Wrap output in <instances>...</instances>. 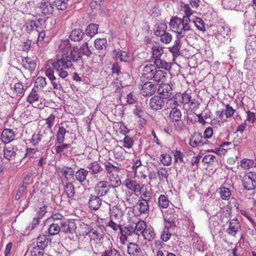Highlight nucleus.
Segmentation results:
<instances>
[{
	"label": "nucleus",
	"mask_w": 256,
	"mask_h": 256,
	"mask_svg": "<svg viewBox=\"0 0 256 256\" xmlns=\"http://www.w3.org/2000/svg\"><path fill=\"white\" fill-rule=\"evenodd\" d=\"M70 48V44L68 40H62L58 49L62 52V54L61 56H56L55 60H50L48 62L62 78H65L68 76V70L70 68H74L75 64L80 61L79 49L74 47L68 52Z\"/></svg>",
	"instance_id": "f257e3e1"
},
{
	"label": "nucleus",
	"mask_w": 256,
	"mask_h": 256,
	"mask_svg": "<svg viewBox=\"0 0 256 256\" xmlns=\"http://www.w3.org/2000/svg\"><path fill=\"white\" fill-rule=\"evenodd\" d=\"M142 75L146 80L162 84L166 81L168 73L162 70H158L154 64L148 63L144 66Z\"/></svg>",
	"instance_id": "f03ea898"
},
{
	"label": "nucleus",
	"mask_w": 256,
	"mask_h": 256,
	"mask_svg": "<svg viewBox=\"0 0 256 256\" xmlns=\"http://www.w3.org/2000/svg\"><path fill=\"white\" fill-rule=\"evenodd\" d=\"M169 25L172 30L176 33V38L181 39L186 36V32L192 30L190 24L184 19L174 16L170 19Z\"/></svg>",
	"instance_id": "7ed1b4c3"
},
{
	"label": "nucleus",
	"mask_w": 256,
	"mask_h": 256,
	"mask_svg": "<svg viewBox=\"0 0 256 256\" xmlns=\"http://www.w3.org/2000/svg\"><path fill=\"white\" fill-rule=\"evenodd\" d=\"M98 161L102 162L104 167V172H106L109 180L112 182V188H116L121 184V180L118 178V174L120 172L122 168L118 166H114L110 162H103L99 158Z\"/></svg>",
	"instance_id": "20e7f679"
},
{
	"label": "nucleus",
	"mask_w": 256,
	"mask_h": 256,
	"mask_svg": "<svg viewBox=\"0 0 256 256\" xmlns=\"http://www.w3.org/2000/svg\"><path fill=\"white\" fill-rule=\"evenodd\" d=\"M6 92L11 98H18L20 100L24 94L25 89L22 82H17L10 88H6Z\"/></svg>",
	"instance_id": "39448f33"
},
{
	"label": "nucleus",
	"mask_w": 256,
	"mask_h": 256,
	"mask_svg": "<svg viewBox=\"0 0 256 256\" xmlns=\"http://www.w3.org/2000/svg\"><path fill=\"white\" fill-rule=\"evenodd\" d=\"M244 188L248 190L256 188V174L249 172L246 173L242 180Z\"/></svg>",
	"instance_id": "423d86ee"
},
{
	"label": "nucleus",
	"mask_w": 256,
	"mask_h": 256,
	"mask_svg": "<svg viewBox=\"0 0 256 256\" xmlns=\"http://www.w3.org/2000/svg\"><path fill=\"white\" fill-rule=\"evenodd\" d=\"M126 210L124 204L122 203L118 204L110 208V218L122 220Z\"/></svg>",
	"instance_id": "0eeeda50"
},
{
	"label": "nucleus",
	"mask_w": 256,
	"mask_h": 256,
	"mask_svg": "<svg viewBox=\"0 0 256 256\" xmlns=\"http://www.w3.org/2000/svg\"><path fill=\"white\" fill-rule=\"evenodd\" d=\"M124 184L127 189L130 190L136 194L138 193L140 194L144 188V184H140L131 177H127L124 180Z\"/></svg>",
	"instance_id": "6e6552de"
},
{
	"label": "nucleus",
	"mask_w": 256,
	"mask_h": 256,
	"mask_svg": "<svg viewBox=\"0 0 256 256\" xmlns=\"http://www.w3.org/2000/svg\"><path fill=\"white\" fill-rule=\"evenodd\" d=\"M112 184H110L108 181L101 180L96 184L95 187L96 192L100 196H103L110 192Z\"/></svg>",
	"instance_id": "1a4fd4ad"
},
{
	"label": "nucleus",
	"mask_w": 256,
	"mask_h": 256,
	"mask_svg": "<svg viewBox=\"0 0 256 256\" xmlns=\"http://www.w3.org/2000/svg\"><path fill=\"white\" fill-rule=\"evenodd\" d=\"M208 144V140L203 138L200 132H194L189 140V144L192 147L202 146Z\"/></svg>",
	"instance_id": "9d476101"
},
{
	"label": "nucleus",
	"mask_w": 256,
	"mask_h": 256,
	"mask_svg": "<svg viewBox=\"0 0 256 256\" xmlns=\"http://www.w3.org/2000/svg\"><path fill=\"white\" fill-rule=\"evenodd\" d=\"M50 140L46 137L44 134L34 133L32 134L30 142L34 146L45 145L50 142Z\"/></svg>",
	"instance_id": "9b49d317"
},
{
	"label": "nucleus",
	"mask_w": 256,
	"mask_h": 256,
	"mask_svg": "<svg viewBox=\"0 0 256 256\" xmlns=\"http://www.w3.org/2000/svg\"><path fill=\"white\" fill-rule=\"evenodd\" d=\"M146 191L144 192H143L138 202L137 209L140 214H148L150 211L148 200L144 198H146Z\"/></svg>",
	"instance_id": "f8f14e48"
},
{
	"label": "nucleus",
	"mask_w": 256,
	"mask_h": 256,
	"mask_svg": "<svg viewBox=\"0 0 256 256\" xmlns=\"http://www.w3.org/2000/svg\"><path fill=\"white\" fill-rule=\"evenodd\" d=\"M156 90V86L151 82L144 83L140 88V94L144 96H150L153 95Z\"/></svg>",
	"instance_id": "ddd939ff"
},
{
	"label": "nucleus",
	"mask_w": 256,
	"mask_h": 256,
	"mask_svg": "<svg viewBox=\"0 0 256 256\" xmlns=\"http://www.w3.org/2000/svg\"><path fill=\"white\" fill-rule=\"evenodd\" d=\"M240 230L241 226L238 220L236 218H234L230 221L229 226L226 232L230 236H236Z\"/></svg>",
	"instance_id": "4468645a"
},
{
	"label": "nucleus",
	"mask_w": 256,
	"mask_h": 256,
	"mask_svg": "<svg viewBox=\"0 0 256 256\" xmlns=\"http://www.w3.org/2000/svg\"><path fill=\"white\" fill-rule=\"evenodd\" d=\"M35 88H33L26 97V101L29 104L34 107L38 106V103L40 102L42 98L38 94V92Z\"/></svg>",
	"instance_id": "2eb2a0df"
},
{
	"label": "nucleus",
	"mask_w": 256,
	"mask_h": 256,
	"mask_svg": "<svg viewBox=\"0 0 256 256\" xmlns=\"http://www.w3.org/2000/svg\"><path fill=\"white\" fill-rule=\"evenodd\" d=\"M91 174L97 177L100 174L104 172V168L98 161H93L87 166Z\"/></svg>",
	"instance_id": "dca6fc26"
},
{
	"label": "nucleus",
	"mask_w": 256,
	"mask_h": 256,
	"mask_svg": "<svg viewBox=\"0 0 256 256\" xmlns=\"http://www.w3.org/2000/svg\"><path fill=\"white\" fill-rule=\"evenodd\" d=\"M60 230L65 234H72L76 228V226L72 220L66 219L60 222Z\"/></svg>",
	"instance_id": "f3484780"
},
{
	"label": "nucleus",
	"mask_w": 256,
	"mask_h": 256,
	"mask_svg": "<svg viewBox=\"0 0 256 256\" xmlns=\"http://www.w3.org/2000/svg\"><path fill=\"white\" fill-rule=\"evenodd\" d=\"M164 98L158 96H152L150 100L149 106L150 108L154 110H159L162 109L164 104Z\"/></svg>",
	"instance_id": "a211bd4d"
},
{
	"label": "nucleus",
	"mask_w": 256,
	"mask_h": 256,
	"mask_svg": "<svg viewBox=\"0 0 256 256\" xmlns=\"http://www.w3.org/2000/svg\"><path fill=\"white\" fill-rule=\"evenodd\" d=\"M15 132L12 129L5 128L1 134L0 139L4 144H8L14 139Z\"/></svg>",
	"instance_id": "6ab92c4d"
},
{
	"label": "nucleus",
	"mask_w": 256,
	"mask_h": 256,
	"mask_svg": "<svg viewBox=\"0 0 256 256\" xmlns=\"http://www.w3.org/2000/svg\"><path fill=\"white\" fill-rule=\"evenodd\" d=\"M104 232L100 227L92 228L89 232V236L92 240L100 241L104 238Z\"/></svg>",
	"instance_id": "aec40b11"
},
{
	"label": "nucleus",
	"mask_w": 256,
	"mask_h": 256,
	"mask_svg": "<svg viewBox=\"0 0 256 256\" xmlns=\"http://www.w3.org/2000/svg\"><path fill=\"white\" fill-rule=\"evenodd\" d=\"M142 250L135 242H130L127 244V253L129 256H140Z\"/></svg>",
	"instance_id": "412c9836"
},
{
	"label": "nucleus",
	"mask_w": 256,
	"mask_h": 256,
	"mask_svg": "<svg viewBox=\"0 0 256 256\" xmlns=\"http://www.w3.org/2000/svg\"><path fill=\"white\" fill-rule=\"evenodd\" d=\"M233 148H234V144L231 142H224L218 148H216L214 152L220 156H224Z\"/></svg>",
	"instance_id": "4be33fe9"
},
{
	"label": "nucleus",
	"mask_w": 256,
	"mask_h": 256,
	"mask_svg": "<svg viewBox=\"0 0 256 256\" xmlns=\"http://www.w3.org/2000/svg\"><path fill=\"white\" fill-rule=\"evenodd\" d=\"M102 200L98 196L91 195L88 201V206L92 210H96L100 207Z\"/></svg>",
	"instance_id": "5701e85b"
},
{
	"label": "nucleus",
	"mask_w": 256,
	"mask_h": 256,
	"mask_svg": "<svg viewBox=\"0 0 256 256\" xmlns=\"http://www.w3.org/2000/svg\"><path fill=\"white\" fill-rule=\"evenodd\" d=\"M38 7L42 12L45 16L51 14L54 12L52 5L48 2H40L38 4Z\"/></svg>",
	"instance_id": "b1692460"
},
{
	"label": "nucleus",
	"mask_w": 256,
	"mask_h": 256,
	"mask_svg": "<svg viewBox=\"0 0 256 256\" xmlns=\"http://www.w3.org/2000/svg\"><path fill=\"white\" fill-rule=\"evenodd\" d=\"M181 46L182 42H180V39L176 38L174 45L168 48L169 50L172 54L174 60H175L176 58L180 56Z\"/></svg>",
	"instance_id": "393cba45"
},
{
	"label": "nucleus",
	"mask_w": 256,
	"mask_h": 256,
	"mask_svg": "<svg viewBox=\"0 0 256 256\" xmlns=\"http://www.w3.org/2000/svg\"><path fill=\"white\" fill-rule=\"evenodd\" d=\"M164 83L160 84V86L158 88V92L165 98H166L170 97L172 94V88L170 85Z\"/></svg>",
	"instance_id": "a878e982"
},
{
	"label": "nucleus",
	"mask_w": 256,
	"mask_h": 256,
	"mask_svg": "<svg viewBox=\"0 0 256 256\" xmlns=\"http://www.w3.org/2000/svg\"><path fill=\"white\" fill-rule=\"evenodd\" d=\"M142 236L144 240L149 242L152 241L156 236L154 230L150 226H147Z\"/></svg>",
	"instance_id": "bb28decb"
},
{
	"label": "nucleus",
	"mask_w": 256,
	"mask_h": 256,
	"mask_svg": "<svg viewBox=\"0 0 256 256\" xmlns=\"http://www.w3.org/2000/svg\"><path fill=\"white\" fill-rule=\"evenodd\" d=\"M22 64L25 69L33 71L36 68V62L32 58L26 56L22 60Z\"/></svg>",
	"instance_id": "cd10ccee"
},
{
	"label": "nucleus",
	"mask_w": 256,
	"mask_h": 256,
	"mask_svg": "<svg viewBox=\"0 0 256 256\" xmlns=\"http://www.w3.org/2000/svg\"><path fill=\"white\" fill-rule=\"evenodd\" d=\"M18 78L14 74H7L5 76L3 82V84L5 86V88H10L15 83H16Z\"/></svg>",
	"instance_id": "c85d7f7f"
},
{
	"label": "nucleus",
	"mask_w": 256,
	"mask_h": 256,
	"mask_svg": "<svg viewBox=\"0 0 256 256\" xmlns=\"http://www.w3.org/2000/svg\"><path fill=\"white\" fill-rule=\"evenodd\" d=\"M48 84L46 79L43 76H38L34 82V88H36L38 90H43Z\"/></svg>",
	"instance_id": "c756f323"
},
{
	"label": "nucleus",
	"mask_w": 256,
	"mask_h": 256,
	"mask_svg": "<svg viewBox=\"0 0 256 256\" xmlns=\"http://www.w3.org/2000/svg\"><path fill=\"white\" fill-rule=\"evenodd\" d=\"M146 226V223L144 220H139L134 228V234L138 236H142Z\"/></svg>",
	"instance_id": "7c9ffc66"
},
{
	"label": "nucleus",
	"mask_w": 256,
	"mask_h": 256,
	"mask_svg": "<svg viewBox=\"0 0 256 256\" xmlns=\"http://www.w3.org/2000/svg\"><path fill=\"white\" fill-rule=\"evenodd\" d=\"M50 242V240L48 238L47 236L45 234L40 235L37 238L36 246L44 250Z\"/></svg>",
	"instance_id": "2f4dec72"
},
{
	"label": "nucleus",
	"mask_w": 256,
	"mask_h": 256,
	"mask_svg": "<svg viewBox=\"0 0 256 256\" xmlns=\"http://www.w3.org/2000/svg\"><path fill=\"white\" fill-rule=\"evenodd\" d=\"M88 172L84 168H80L75 173L76 180L80 183L84 182L88 175Z\"/></svg>",
	"instance_id": "473e14b6"
},
{
	"label": "nucleus",
	"mask_w": 256,
	"mask_h": 256,
	"mask_svg": "<svg viewBox=\"0 0 256 256\" xmlns=\"http://www.w3.org/2000/svg\"><path fill=\"white\" fill-rule=\"evenodd\" d=\"M58 170L60 174L66 180H69L74 177V171L72 168L66 167L62 168H58Z\"/></svg>",
	"instance_id": "72a5a7b5"
},
{
	"label": "nucleus",
	"mask_w": 256,
	"mask_h": 256,
	"mask_svg": "<svg viewBox=\"0 0 256 256\" xmlns=\"http://www.w3.org/2000/svg\"><path fill=\"white\" fill-rule=\"evenodd\" d=\"M84 36V32L80 29H74L72 30L70 38L74 42L80 41Z\"/></svg>",
	"instance_id": "f704fd0d"
},
{
	"label": "nucleus",
	"mask_w": 256,
	"mask_h": 256,
	"mask_svg": "<svg viewBox=\"0 0 256 256\" xmlns=\"http://www.w3.org/2000/svg\"><path fill=\"white\" fill-rule=\"evenodd\" d=\"M182 8L184 13V16L182 19L190 24V17L192 15L194 12L188 4H184Z\"/></svg>",
	"instance_id": "c9c22d12"
},
{
	"label": "nucleus",
	"mask_w": 256,
	"mask_h": 256,
	"mask_svg": "<svg viewBox=\"0 0 256 256\" xmlns=\"http://www.w3.org/2000/svg\"><path fill=\"white\" fill-rule=\"evenodd\" d=\"M254 160L252 159L244 158L240 160V166L245 170H248L254 166Z\"/></svg>",
	"instance_id": "e433bc0d"
},
{
	"label": "nucleus",
	"mask_w": 256,
	"mask_h": 256,
	"mask_svg": "<svg viewBox=\"0 0 256 256\" xmlns=\"http://www.w3.org/2000/svg\"><path fill=\"white\" fill-rule=\"evenodd\" d=\"M158 70H160V68L164 69L165 70H168L170 68V64L167 62L166 60H162L160 58L158 59H156L154 60V64Z\"/></svg>",
	"instance_id": "4c0bfd02"
},
{
	"label": "nucleus",
	"mask_w": 256,
	"mask_h": 256,
	"mask_svg": "<svg viewBox=\"0 0 256 256\" xmlns=\"http://www.w3.org/2000/svg\"><path fill=\"white\" fill-rule=\"evenodd\" d=\"M4 156L6 158L11 160L14 158L16 152L14 146H6L4 149Z\"/></svg>",
	"instance_id": "58836bf2"
},
{
	"label": "nucleus",
	"mask_w": 256,
	"mask_h": 256,
	"mask_svg": "<svg viewBox=\"0 0 256 256\" xmlns=\"http://www.w3.org/2000/svg\"><path fill=\"white\" fill-rule=\"evenodd\" d=\"M64 191L69 198H72L75 194V188L72 182H66L64 186Z\"/></svg>",
	"instance_id": "ea45409f"
},
{
	"label": "nucleus",
	"mask_w": 256,
	"mask_h": 256,
	"mask_svg": "<svg viewBox=\"0 0 256 256\" xmlns=\"http://www.w3.org/2000/svg\"><path fill=\"white\" fill-rule=\"evenodd\" d=\"M182 117V112L178 108H172L170 114V118L173 122L179 121Z\"/></svg>",
	"instance_id": "a19ab883"
},
{
	"label": "nucleus",
	"mask_w": 256,
	"mask_h": 256,
	"mask_svg": "<svg viewBox=\"0 0 256 256\" xmlns=\"http://www.w3.org/2000/svg\"><path fill=\"white\" fill-rule=\"evenodd\" d=\"M66 132V129L64 126H59L58 130L56 135V142L58 143L62 144L64 142Z\"/></svg>",
	"instance_id": "79ce46f5"
},
{
	"label": "nucleus",
	"mask_w": 256,
	"mask_h": 256,
	"mask_svg": "<svg viewBox=\"0 0 256 256\" xmlns=\"http://www.w3.org/2000/svg\"><path fill=\"white\" fill-rule=\"evenodd\" d=\"M98 24H90L87 26L86 30V34L87 36L92 37L98 33Z\"/></svg>",
	"instance_id": "37998d69"
},
{
	"label": "nucleus",
	"mask_w": 256,
	"mask_h": 256,
	"mask_svg": "<svg viewBox=\"0 0 256 256\" xmlns=\"http://www.w3.org/2000/svg\"><path fill=\"white\" fill-rule=\"evenodd\" d=\"M101 256H122V255L116 249L113 248L111 244V246L103 252Z\"/></svg>",
	"instance_id": "c03bdc74"
},
{
	"label": "nucleus",
	"mask_w": 256,
	"mask_h": 256,
	"mask_svg": "<svg viewBox=\"0 0 256 256\" xmlns=\"http://www.w3.org/2000/svg\"><path fill=\"white\" fill-rule=\"evenodd\" d=\"M121 221L120 220H116L110 218L109 222L108 223L107 226L110 228L114 231L120 230L122 225L121 224Z\"/></svg>",
	"instance_id": "a18cd8bd"
},
{
	"label": "nucleus",
	"mask_w": 256,
	"mask_h": 256,
	"mask_svg": "<svg viewBox=\"0 0 256 256\" xmlns=\"http://www.w3.org/2000/svg\"><path fill=\"white\" fill-rule=\"evenodd\" d=\"M48 230L50 235H56L60 231V226L58 222H53L49 226Z\"/></svg>",
	"instance_id": "49530a36"
},
{
	"label": "nucleus",
	"mask_w": 256,
	"mask_h": 256,
	"mask_svg": "<svg viewBox=\"0 0 256 256\" xmlns=\"http://www.w3.org/2000/svg\"><path fill=\"white\" fill-rule=\"evenodd\" d=\"M167 29V26L165 24L161 23L156 25L154 30V34L156 36H160L164 33Z\"/></svg>",
	"instance_id": "de8ad7c7"
},
{
	"label": "nucleus",
	"mask_w": 256,
	"mask_h": 256,
	"mask_svg": "<svg viewBox=\"0 0 256 256\" xmlns=\"http://www.w3.org/2000/svg\"><path fill=\"white\" fill-rule=\"evenodd\" d=\"M182 102L184 105L190 103L192 106L196 104V100H192L191 96L186 92H184L182 95Z\"/></svg>",
	"instance_id": "09e8293b"
},
{
	"label": "nucleus",
	"mask_w": 256,
	"mask_h": 256,
	"mask_svg": "<svg viewBox=\"0 0 256 256\" xmlns=\"http://www.w3.org/2000/svg\"><path fill=\"white\" fill-rule=\"evenodd\" d=\"M170 200L164 194H161L158 198V205L162 208H166L169 206Z\"/></svg>",
	"instance_id": "8fccbe9b"
},
{
	"label": "nucleus",
	"mask_w": 256,
	"mask_h": 256,
	"mask_svg": "<svg viewBox=\"0 0 256 256\" xmlns=\"http://www.w3.org/2000/svg\"><path fill=\"white\" fill-rule=\"evenodd\" d=\"M152 50V58L154 59V60L156 59L160 58L164 53L163 48L158 46H154Z\"/></svg>",
	"instance_id": "3c124183"
},
{
	"label": "nucleus",
	"mask_w": 256,
	"mask_h": 256,
	"mask_svg": "<svg viewBox=\"0 0 256 256\" xmlns=\"http://www.w3.org/2000/svg\"><path fill=\"white\" fill-rule=\"evenodd\" d=\"M107 45L106 38H97L94 41V46L96 49L102 50L106 49Z\"/></svg>",
	"instance_id": "603ef678"
},
{
	"label": "nucleus",
	"mask_w": 256,
	"mask_h": 256,
	"mask_svg": "<svg viewBox=\"0 0 256 256\" xmlns=\"http://www.w3.org/2000/svg\"><path fill=\"white\" fill-rule=\"evenodd\" d=\"M160 159L162 164L164 166H168L172 164V156L170 154L166 153L161 154Z\"/></svg>",
	"instance_id": "864d4df0"
},
{
	"label": "nucleus",
	"mask_w": 256,
	"mask_h": 256,
	"mask_svg": "<svg viewBox=\"0 0 256 256\" xmlns=\"http://www.w3.org/2000/svg\"><path fill=\"white\" fill-rule=\"evenodd\" d=\"M220 194L222 200H228L231 196V191L228 188L222 187L220 188Z\"/></svg>",
	"instance_id": "5fc2aeb1"
},
{
	"label": "nucleus",
	"mask_w": 256,
	"mask_h": 256,
	"mask_svg": "<svg viewBox=\"0 0 256 256\" xmlns=\"http://www.w3.org/2000/svg\"><path fill=\"white\" fill-rule=\"evenodd\" d=\"M54 4L58 10H64L68 7V0H54Z\"/></svg>",
	"instance_id": "6e6d98bb"
},
{
	"label": "nucleus",
	"mask_w": 256,
	"mask_h": 256,
	"mask_svg": "<svg viewBox=\"0 0 256 256\" xmlns=\"http://www.w3.org/2000/svg\"><path fill=\"white\" fill-rule=\"evenodd\" d=\"M193 22L198 30L202 32H204L206 30L204 22L202 18L196 17L194 20Z\"/></svg>",
	"instance_id": "4d7b16f0"
},
{
	"label": "nucleus",
	"mask_w": 256,
	"mask_h": 256,
	"mask_svg": "<svg viewBox=\"0 0 256 256\" xmlns=\"http://www.w3.org/2000/svg\"><path fill=\"white\" fill-rule=\"evenodd\" d=\"M171 236L172 234L170 232V229L168 227H164L163 230L161 232L160 238L162 241L166 242L170 239Z\"/></svg>",
	"instance_id": "13d9d810"
},
{
	"label": "nucleus",
	"mask_w": 256,
	"mask_h": 256,
	"mask_svg": "<svg viewBox=\"0 0 256 256\" xmlns=\"http://www.w3.org/2000/svg\"><path fill=\"white\" fill-rule=\"evenodd\" d=\"M134 140L133 138L129 136H126L123 140V146L126 148L130 149L132 148L134 145Z\"/></svg>",
	"instance_id": "bf43d9fd"
},
{
	"label": "nucleus",
	"mask_w": 256,
	"mask_h": 256,
	"mask_svg": "<svg viewBox=\"0 0 256 256\" xmlns=\"http://www.w3.org/2000/svg\"><path fill=\"white\" fill-rule=\"evenodd\" d=\"M56 116L53 114H51L50 116L46 119V124L48 128L52 132V127L54 126L56 120Z\"/></svg>",
	"instance_id": "052dcab7"
},
{
	"label": "nucleus",
	"mask_w": 256,
	"mask_h": 256,
	"mask_svg": "<svg viewBox=\"0 0 256 256\" xmlns=\"http://www.w3.org/2000/svg\"><path fill=\"white\" fill-rule=\"evenodd\" d=\"M166 108L168 109H172V108H177L176 106H178V102L176 98H170L168 99L166 102Z\"/></svg>",
	"instance_id": "680f3d73"
},
{
	"label": "nucleus",
	"mask_w": 256,
	"mask_h": 256,
	"mask_svg": "<svg viewBox=\"0 0 256 256\" xmlns=\"http://www.w3.org/2000/svg\"><path fill=\"white\" fill-rule=\"evenodd\" d=\"M160 38V42L165 44H170L172 40V34L166 32L161 35Z\"/></svg>",
	"instance_id": "e2e57ef3"
},
{
	"label": "nucleus",
	"mask_w": 256,
	"mask_h": 256,
	"mask_svg": "<svg viewBox=\"0 0 256 256\" xmlns=\"http://www.w3.org/2000/svg\"><path fill=\"white\" fill-rule=\"evenodd\" d=\"M120 231V233H122L128 236H132V234H134V228L130 225H128L124 227L122 226Z\"/></svg>",
	"instance_id": "0e129e2a"
},
{
	"label": "nucleus",
	"mask_w": 256,
	"mask_h": 256,
	"mask_svg": "<svg viewBox=\"0 0 256 256\" xmlns=\"http://www.w3.org/2000/svg\"><path fill=\"white\" fill-rule=\"evenodd\" d=\"M121 62H129L132 60V57L130 54L126 51H121L120 56Z\"/></svg>",
	"instance_id": "69168bd1"
},
{
	"label": "nucleus",
	"mask_w": 256,
	"mask_h": 256,
	"mask_svg": "<svg viewBox=\"0 0 256 256\" xmlns=\"http://www.w3.org/2000/svg\"><path fill=\"white\" fill-rule=\"evenodd\" d=\"M133 113L138 118H142L144 116V111L142 106L136 105L133 110Z\"/></svg>",
	"instance_id": "338daca9"
},
{
	"label": "nucleus",
	"mask_w": 256,
	"mask_h": 256,
	"mask_svg": "<svg viewBox=\"0 0 256 256\" xmlns=\"http://www.w3.org/2000/svg\"><path fill=\"white\" fill-rule=\"evenodd\" d=\"M158 176L160 180L163 181L166 179L168 176V171L166 168H161L158 171Z\"/></svg>",
	"instance_id": "774afa93"
}]
</instances>
